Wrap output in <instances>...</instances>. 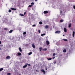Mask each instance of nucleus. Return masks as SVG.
Segmentation results:
<instances>
[{
    "mask_svg": "<svg viewBox=\"0 0 75 75\" xmlns=\"http://www.w3.org/2000/svg\"><path fill=\"white\" fill-rule=\"evenodd\" d=\"M16 56H20L21 55V53L20 52H18L17 54H16Z\"/></svg>",
    "mask_w": 75,
    "mask_h": 75,
    "instance_id": "1",
    "label": "nucleus"
},
{
    "mask_svg": "<svg viewBox=\"0 0 75 75\" xmlns=\"http://www.w3.org/2000/svg\"><path fill=\"white\" fill-rule=\"evenodd\" d=\"M41 71L44 74H45V71L44 70V69H42L41 70Z\"/></svg>",
    "mask_w": 75,
    "mask_h": 75,
    "instance_id": "2",
    "label": "nucleus"
},
{
    "mask_svg": "<svg viewBox=\"0 0 75 75\" xmlns=\"http://www.w3.org/2000/svg\"><path fill=\"white\" fill-rule=\"evenodd\" d=\"M61 33V31H57L55 32V33L56 34L57 33V34H59Z\"/></svg>",
    "mask_w": 75,
    "mask_h": 75,
    "instance_id": "3",
    "label": "nucleus"
},
{
    "mask_svg": "<svg viewBox=\"0 0 75 75\" xmlns=\"http://www.w3.org/2000/svg\"><path fill=\"white\" fill-rule=\"evenodd\" d=\"M10 56H7L6 58V59H10Z\"/></svg>",
    "mask_w": 75,
    "mask_h": 75,
    "instance_id": "4",
    "label": "nucleus"
},
{
    "mask_svg": "<svg viewBox=\"0 0 75 75\" xmlns=\"http://www.w3.org/2000/svg\"><path fill=\"white\" fill-rule=\"evenodd\" d=\"M48 13V12L47 11H46L44 12L43 13L44 14H47Z\"/></svg>",
    "mask_w": 75,
    "mask_h": 75,
    "instance_id": "5",
    "label": "nucleus"
},
{
    "mask_svg": "<svg viewBox=\"0 0 75 75\" xmlns=\"http://www.w3.org/2000/svg\"><path fill=\"white\" fill-rule=\"evenodd\" d=\"M32 47L33 48H35V45H34V44L33 43L32 44Z\"/></svg>",
    "mask_w": 75,
    "mask_h": 75,
    "instance_id": "6",
    "label": "nucleus"
},
{
    "mask_svg": "<svg viewBox=\"0 0 75 75\" xmlns=\"http://www.w3.org/2000/svg\"><path fill=\"white\" fill-rule=\"evenodd\" d=\"M46 44L47 45H49L50 44V42L48 41H46Z\"/></svg>",
    "mask_w": 75,
    "mask_h": 75,
    "instance_id": "7",
    "label": "nucleus"
},
{
    "mask_svg": "<svg viewBox=\"0 0 75 75\" xmlns=\"http://www.w3.org/2000/svg\"><path fill=\"white\" fill-rule=\"evenodd\" d=\"M11 10H13L14 11L15 10H17V9L13 8H11Z\"/></svg>",
    "mask_w": 75,
    "mask_h": 75,
    "instance_id": "8",
    "label": "nucleus"
},
{
    "mask_svg": "<svg viewBox=\"0 0 75 75\" xmlns=\"http://www.w3.org/2000/svg\"><path fill=\"white\" fill-rule=\"evenodd\" d=\"M26 67H27V65L25 64L24 66L23 67V68H26Z\"/></svg>",
    "mask_w": 75,
    "mask_h": 75,
    "instance_id": "9",
    "label": "nucleus"
},
{
    "mask_svg": "<svg viewBox=\"0 0 75 75\" xmlns=\"http://www.w3.org/2000/svg\"><path fill=\"white\" fill-rule=\"evenodd\" d=\"M63 41H68V40L67 39H64L62 40Z\"/></svg>",
    "mask_w": 75,
    "mask_h": 75,
    "instance_id": "10",
    "label": "nucleus"
},
{
    "mask_svg": "<svg viewBox=\"0 0 75 75\" xmlns=\"http://www.w3.org/2000/svg\"><path fill=\"white\" fill-rule=\"evenodd\" d=\"M64 31L65 32V33H67V30L66 28H64Z\"/></svg>",
    "mask_w": 75,
    "mask_h": 75,
    "instance_id": "11",
    "label": "nucleus"
},
{
    "mask_svg": "<svg viewBox=\"0 0 75 75\" xmlns=\"http://www.w3.org/2000/svg\"><path fill=\"white\" fill-rule=\"evenodd\" d=\"M72 35H73V37H74V36L75 35V32L74 31H73V32Z\"/></svg>",
    "mask_w": 75,
    "mask_h": 75,
    "instance_id": "12",
    "label": "nucleus"
},
{
    "mask_svg": "<svg viewBox=\"0 0 75 75\" xmlns=\"http://www.w3.org/2000/svg\"><path fill=\"white\" fill-rule=\"evenodd\" d=\"M62 11H60V14H61V16H64V14H62Z\"/></svg>",
    "mask_w": 75,
    "mask_h": 75,
    "instance_id": "13",
    "label": "nucleus"
},
{
    "mask_svg": "<svg viewBox=\"0 0 75 75\" xmlns=\"http://www.w3.org/2000/svg\"><path fill=\"white\" fill-rule=\"evenodd\" d=\"M19 51H20V52H22V50L21 49V48L19 47Z\"/></svg>",
    "mask_w": 75,
    "mask_h": 75,
    "instance_id": "14",
    "label": "nucleus"
},
{
    "mask_svg": "<svg viewBox=\"0 0 75 75\" xmlns=\"http://www.w3.org/2000/svg\"><path fill=\"white\" fill-rule=\"evenodd\" d=\"M48 25H46L45 26V28H46V29L48 28Z\"/></svg>",
    "mask_w": 75,
    "mask_h": 75,
    "instance_id": "15",
    "label": "nucleus"
},
{
    "mask_svg": "<svg viewBox=\"0 0 75 75\" xmlns=\"http://www.w3.org/2000/svg\"><path fill=\"white\" fill-rule=\"evenodd\" d=\"M42 48L41 47H40L39 48V50H40V51H41V50H42Z\"/></svg>",
    "mask_w": 75,
    "mask_h": 75,
    "instance_id": "16",
    "label": "nucleus"
},
{
    "mask_svg": "<svg viewBox=\"0 0 75 75\" xmlns=\"http://www.w3.org/2000/svg\"><path fill=\"white\" fill-rule=\"evenodd\" d=\"M63 52H66V49H64L63 50Z\"/></svg>",
    "mask_w": 75,
    "mask_h": 75,
    "instance_id": "17",
    "label": "nucleus"
},
{
    "mask_svg": "<svg viewBox=\"0 0 75 75\" xmlns=\"http://www.w3.org/2000/svg\"><path fill=\"white\" fill-rule=\"evenodd\" d=\"M42 51H47V48H45L42 49Z\"/></svg>",
    "mask_w": 75,
    "mask_h": 75,
    "instance_id": "18",
    "label": "nucleus"
},
{
    "mask_svg": "<svg viewBox=\"0 0 75 75\" xmlns=\"http://www.w3.org/2000/svg\"><path fill=\"white\" fill-rule=\"evenodd\" d=\"M44 35H45V33H43V34H41V36H43Z\"/></svg>",
    "mask_w": 75,
    "mask_h": 75,
    "instance_id": "19",
    "label": "nucleus"
},
{
    "mask_svg": "<svg viewBox=\"0 0 75 75\" xmlns=\"http://www.w3.org/2000/svg\"><path fill=\"white\" fill-rule=\"evenodd\" d=\"M13 32V30H10L9 32V33H11Z\"/></svg>",
    "mask_w": 75,
    "mask_h": 75,
    "instance_id": "20",
    "label": "nucleus"
},
{
    "mask_svg": "<svg viewBox=\"0 0 75 75\" xmlns=\"http://www.w3.org/2000/svg\"><path fill=\"white\" fill-rule=\"evenodd\" d=\"M71 26V23H70L69 25V27L70 28Z\"/></svg>",
    "mask_w": 75,
    "mask_h": 75,
    "instance_id": "21",
    "label": "nucleus"
},
{
    "mask_svg": "<svg viewBox=\"0 0 75 75\" xmlns=\"http://www.w3.org/2000/svg\"><path fill=\"white\" fill-rule=\"evenodd\" d=\"M3 68H1L0 69V72H1V71H3Z\"/></svg>",
    "mask_w": 75,
    "mask_h": 75,
    "instance_id": "22",
    "label": "nucleus"
},
{
    "mask_svg": "<svg viewBox=\"0 0 75 75\" xmlns=\"http://www.w3.org/2000/svg\"><path fill=\"white\" fill-rule=\"evenodd\" d=\"M31 54H32V52H30L28 53V55H30Z\"/></svg>",
    "mask_w": 75,
    "mask_h": 75,
    "instance_id": "23",
    "label": "nucleus"
},
{
    "mask_svg": "<svg viewBox=\"0 0 75 75\" xmlns=\"http://www.w3.org/2000/svg\"><path fill=\"white\" fill-rule=\"evenodd\" d=\"M48 60H49V61H50V60H51L52 59V58H48L47 59Z\"/></svg>",
    "mask_w": 75,
    "mask_h": 75,
    "instance_id": "24",
    "label": "nucleus"
},
{
    "mask_svg": "<svg viewBox=\"0 0 75 75\" xmlns=\"http://www.w3.org/2000/svg\"><path fill=\"white\" fill-rule=\"evenodd\" d=\"M19 15H20V16H24V15L20 13Z\"/></svg>",
    "mask_w": 75,
    "mask_h": 75,
    "instance_id": "25",
    "label": "nucleus"
},
{
    "mask_svg": "<svg viewBox=\"0 0 75 75\" xmlns=\"http://www.w3.org/2000/svg\"><path fill=\"white\" fill-rule=\"evenodd\" d=\"M26 32H24L23 33V35H25V34H26Z\"/></svg>",
    "mask_w": 75,
    "mask_h": 75,
    "instance_id": "26",
    "label": "nucleus"
},
{
    "mask_svg": "<svg viewBox=\"0 0 75 75\" xmlns=\"http://www.w3.org/2000/svg\"><path fill=\"white\" fill-rule=\"evenodd\" d=\"M63 21H64V20H61L60 21V22H61L62 23V22H63Z\"/></svg>",
    "mask_w": 75,
    "mask_h": 75,
    "instance_id": "27",
    "label": "nucleus"
},
{
    "mask_svg": "<svg viewBox=\"0 0 75 75\" xmlns=\"http://www.w3.org/2000/svg\"><path fill=\"white\" fill-rule=\"evenodd\" d=\"M36 26V25H32V27H35Z\"/></svg>",
    "mask_w": 75,
    "mask_h": 75,
    "instance_id": "28",
    "label": "nucleus"
},
{
    "mask_svg": "<svg viewBox=\"0 0 75 75\" xmlns=\"http://www.w3.org/2000/svg\"><path fill=\"white\" fill-rule=\"evenodd\" d=\"M7 75H11V73H7Z\"/></svg>",
    "mask_w": 75,
    "mask_h": 75,
    "instance_id": "29",
    "label": "nucleus"
},
{
    "mask_svg": "<svg viewBox=\"0 0 75 75\" xmlns=\"http://www.w3.org/2000/svg\"><path fill=\"white\" fill-rule=\"evenodd\" d=\"M33 6L32 5H30L28 6L29 7H31Z\"/></svg>",
    "mask_w": 75,
    "mask_h": 75,
    "instance_id": "30",
    "label": "nucleus"
},
{
    "mask_svg": "<svg viewBox=\"0 0 75 75\" xmlns=\"http://www.w3.org/2000/svg\"><path fill=\"white\" fill-rule=\"evenodd\" d=\"M31 5H34V3L32 2L31 3Z\"/></svg>",
    "mask_w": 75,
    "mask_h": 75,
    "instance_id": "31",
    "label": "nucleus"
},
{
    "mask_svg": "<svg viewBox=\"0 0 75 75\" xmlns=\"http://www.w3.org/2000/svg\"><path fill=\"white\" fill-rule=\"evenodd\" d=\"M39 33H41V30H38Z\"/></svg>",
    "mask_w": 75,
    "mask_h": 75,
    "instance_id": "32",
    "label": "nucleus"
},
{
    "mask_svg": "<svg viewBox=\"0 0 75 75\" xmlns=\"http://www.w3.org/2000/svg\"><path fill=\"white\" fill-rule=\"evenodd\" d=\"M54 64H56V63H57V62H56V61H54L53 62Z\"/></svg>",
    "mask_w": 75,
    "mask_h": 75,
    "instance_id": "33",
    "label": "nucleus"
},
{
    "mask_svg": "<svg viewBox=\"0 0 75 75\" xmlns=\"http://www.w3.org/2000/svg\"><path fill=\"white\" fill-rule=\"evenodd\" d=\"M40 24H42V22H39Z\"/></svg>",
    "mask_w": 75,
    "mask_h": 75,
    "instance_id": "34",
    "label": "nucleus"
},
{
    "mask_svg": "<svg viewBox=\"0 0 75 75\" xmlns=\"http://www.w3.org/2000/svg\"><path fill=\"white\" fill-rule=\"evenodd\" d=\"M26 65H28V66H31V65L30 64H27Z\"/></svg>",
    "mask_w": 75,
    "mask_h": 75,
    "instance_id": "35",
    "label": "nucleus"
},
{
    "mask_svg": "<svg viewBox=\"0 0 75 75\" xmlns=\"http://www.w3.org/2000/svg\"><path fill=\"white\" fill-rule=\"evenodd\" d=\"M8 11H9V13H10V12H11V11L10 10H9Z\"/></svg>",
    "mask_w": 75,
    "mask_h": 75,
    "instance_id": "36",
    "label": "nucleus"
},
{
    "mask_svg": "<svg viewBox=\"0 0 75 75\" xmlns=\"http://www.w3.org/2000/svg\"><path fill=\"white\" fill-rule=\"evenodd\" d=\"M55 53H54L53 54V56H55Z\"/></svg>",
    "mask_w": 75,
    "mask_h": 75,
    "instance_id": "37",
    "label": "nucleus"
},
{
    "mask_svg": "<svg viewBox=\"0 0 75 75\" xmlns=\"http://www.w3.org/2000/svg\"><path fill=\"white\" fill-rule=\"evenodd\" d=\"M73 8H74L75 9V6H73Z\"/></svg>",
    "mask_w": 75,
    "mask_h": 75,
    "instance_id": "38",
    "label": "nucleus"
},
{
    "mask_svg": "<svg viewBox=\"0 0 75 75\" xmlns=\"http://www.w3.org/2000/svg\"><path fill=\"white\" fill-rule=\"evenodd\" d=\"M54 58H55V57H52V59H54Z\"/></svg>",
    "mask_w": 75,
    "mask_h": 75,
    "instance_id": "39",
    "label": "nucleus"
},
{
    "mask_svg": "<svg viewBox=\"0 0 75 75\" xmlns=\"http://www.w3.org/2000/svg\"><path fill=\"white\" fill-rule=\"evenodd\" d=\"M4 30H7V29L6 28H5L4 29Z\"/></svg>",
    "mask_w": 75,
    "mask_h": 75,
    "instance_id": "40",
    "label": "nucleus"
},
{
    "mask_svg": "<svg viewBox=\"0 0 75 75\" xmlns=\"http://www.w3.org/2000/svg\"><path fill=\"white\" fill-rule=\"evenodd\" d=\"M1 44V41H0V44Z\"/></svg>",
    "mask_w": 75,
    "mask_h": 75,
    "instance_id": "41",
    "label": "nucleus"
},
{
    "mask_svg": "<svg viewBox=\"0 0 75 75\" xmlns=\"http://www.w3.org/2000/svg\"><path fill=\"white\" fill-rule=\"evenodd\" d=\"M36 72H39V71H38L37 70H36Z\"/></svg>",
    "mask_w": 75,
    "mask_h": 75,
    "instance_id": "42",
    "label": "nucleus"
},
{
    "mask_svg": "<svg viewBox=\"0 0 75 75\" xmlns=\"http://www.w3.org/2000/svg\"><path fill=\"white\" fill-rule=\"evenodd\" d=\"M26 13V12H25L24 13V15H25V14Z\"/></svg>",
    "mask_w": 75,
    "mask_h": 75,
    "instance_id": "43",
    "label": "nucleus"
},
{
    "mask_svg": "<svg viewBox=\"0 0 75 75\" xmlns=\"http://www.w3.org/2000/svg\"><path fill=\"white\" fill-rule=\"evenodd\" d=\"M38 0H35V1H37Z\"/></svg>",
    "mask_w": 75,
    "mask_h": 75,
    "instance_id": "44",
    "label": "nucleus"
},
{
    "mask_svg": "<svg viewBox=\"0 0 75 75\" xmlns=\"http://www.w3.org/2000/svg\"><path fill=\"white\" fill-rule=\"evenodd\" d=\"M47 68H46V70H47Z\"/></svg>",
    "mask_w": 75,
    "mask_h": 75,
    "instance_id": "45",
    "label": "nucleus"
},
{
    "mask_svg": "<svg viewBox=\"0 0 75 75\" xmlns=\"http://www.w3.org/2000/svg\"><path fill=\"white\" fill-rule=\"evenodd\" d=\"M1 50V48H0V50Z\"/></svg>",
    "mask_w": 75,
    "mask_h": 75,
    "instance_id": "46",
    "label": "nucleus"
},
{
    "mask_svg": "<svg viewBox=\"0 0 75 75\" xmlns=\"http://www.w3.org/2000/svg\"><path fill=\"white\" fill-rule=\"evenodd\" d=\"M63 35V36H65V35Z\"/></svg>",
    "mask_w": 75,
    "mask_h": 75,
    "instance_id": "47",
    "label": "nucleus"
},
{
    "mask_svg": "<svg viewBox=\"0 0 75 75\" xmlns=\"http://www.w3.org/2000/svg\"><path fill=\"white\" fill-rule=\"evenodd\" d=\"M28 10H30V9H28Z\"/></svg>",
    "mask_w": 75,
    "mask_h": 75,
    "instance_id": "48",
    "label": "nucleus"
},
{
    "mask_svg": "<svg viewBox=\"0 0 75 75\" xmlns=\"http://www.w3.org/2000/svg\"><path fill=\"white\" fill-rule=\"evenodd\" d=\"M18 75H21V74H19Z\"/></svg>",
    "mask_w": 75,
    "mask_h": 75,
    "instance_id": "49",
    "label": "nucleus"
}]
</instances>
